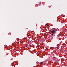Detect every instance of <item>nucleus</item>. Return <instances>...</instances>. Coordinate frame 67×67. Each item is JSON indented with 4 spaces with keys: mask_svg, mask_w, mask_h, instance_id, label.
<instances>
[{
    "mask_svg": "<svg viewBox=\"0 0 67 67\" xmlns=\"http://www.w3.org/2000/svg\"><path fill=\"white\" fill-rule=\"evenodd\" d=\"M51 32L52 33H53L54 34H55L57 35V34H56V29L55 28H53L52 29L51 31Z\"/></svg>",
    "mask_w": 67,
    "mask_h": 67,
    "instance_id": "obj_1",
    "label": "nucleus"
},
{
    "mask_svg": "<svg viewBox=\"0 0 67 67\" xmlns=\"http://www.w3.org/2000/svg\"><path fill=\"white\" fill-rule=\"evenodd\" d=\"M51 35H53V36H56V38L55 39V41H57V40H58V35H57L56 34H55L53 33L51 34Z\"/></svg>",
    "mask_w": 67,
    "mask_h": 67,
    "instance_id": "obj_2",
    "label": "nucleus"
},
{
    "mask_svg": "<svg viewBox=\"0 0 67 67\" xmlns=\"http://www.w3.org/2000/svg\"><path fill=\"white\" fill-rule=\"evenodd\" d=\"M40 65H43V62H40L39 63Z\"/></svg>",
    "mask_w": 67,
    "mask_h": 67,
    "instance_id": "obj_3",
    "label": "nucleus"
},
{
    "mask_svg": "<svg viewBox=\"0 0 67 67\" xmlns=\"http://www.w3.org/2000/svg\"><path fill=\"white\" fill-rule=\"evenodd\" d=\"M59 46H60V45L59 44H57V47H59Z\"/></svg>",
    "mask_w": 67,
    "mask_h": 67,
    "instance_id": "obj_4",
    "label": "nucleus"
},
{
    "mask_svg": "<svg viewBox=\"0 0 67 67\" xmlns=\"http://www.w3.org/2000/svg\"><path fill=\"white\" fill-rule=\"evenodd\" d=\"M57 49H59V47H57Z\"/></svg>",
    "mask_w": 67,
    "mask_h": 67,
    "instance_id": "obj_5",
    "label": "nucleus"
},
{
    "mask_svg": "<svg viewBox=\"0 0 67 67\" xmlns=\"http://www.w3.org/2000/svg\"><path fill=\"white\" fill-rule=\"evenodd\" d=\"M29 46H30V47H31V46H31V44H30Z\"/></svg>",
    "mask_w": 67,
    "mask_h": 67,
    "instance_id": "obj_6",
    "label": "nucleus"
},
{
    "mask_svg": "<svg viewBox=\"0 0 67 67\" xmlns=\"http://www.w3.org/2000/svg\"><path fill=\"white\" fill-rule=\"evenodd\" d=\"M29 42H31V41H29Z\"/></svg>",
    "mask_w": 67,
    "mask_h": 67,
    "instance_id": "obj_7",
    "label": "nucleus"
},
{
    "mask_svg": "<svg viewBox=\"0 0 67 67\" xmlns=\"http://www.w3.org/2000/svg\"><path fill=\"white\" fill-rule=\"evenodd\" d=\"M27 47V46H26L25 47Z\"/></svg>",
    "mask_w": 67,
    "mask_h": 67,
    "instance_id": "obj_8",
    "label": "nucleus"
},
{
    "mask_svg": "<svg viewBox=\"0 0 67 67\" xmlns=\"http://www.w3.org/2000/svg\"><path fill=\"white\" fill-rule=\"evenodd\" d=\"M38 42H40V40H38Z\"/></svg>",
    "mask_w": 67,
    "mask_h": 67,
    "instance_id": "obj_9",
    "label": "nucleus"
}]
</instances>
